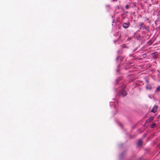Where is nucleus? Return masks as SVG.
<instances>
[{
	"label": "nucleus",
	"mask_w": 160,
	"mask_h": 160,
	"mask_svg": "<svg viewBox=\"0 0 160 160\" xmlns=\"http://www.w3.org/2000/svg\"><path fill=\"white\" fill-rule=\"evenodd\" d=\"M120 93L123 97H124L127 94L126 91L123 89L120 91Z\"/></svg>",
	"instance_id": "obj_1"
},
{
	"label": "nucleus",
	"mask_w": 160,
	"mask_h": 160,
	"mask_svg": "<svg viewBox=\"0 0 160 160\" xmlns=\"http://www.w3.org/2000/svg\"><path fill=\"white\" fill-rule=\"evenodd\" d=\"M158 108V106L157 105L154 106L151 110L152 112L155 113L157 111Z\"/></svg>",
	"instance_id": "obj_2"
},
{
	"label": "nucleus",
	"mask_w": 160,
	"mask_h": 160,
	"mask_svg": "<svg viewBox=\"0 0 160 160\" xmlns=\"http://www.w3.org/2000/svg\"><path fill=\"white\" fill-rule=\"evenodd\" d=\"M129 23L128 22V23H124L122 24V26L124 28H128L129 27Z\"/></svg>",
	"instance_id": "obj_3"
},
{
	"label": "nucleus",
	"mask_w": 160,
	"mask_h": 160,
	"mask_svg": "<svg viewBox=\"0 0 160 160\" xmlns=\"http://www.w3.org/2000/svg\"><path fill=\"white\" fill-rule=\"evenodd\" d=\"M153 119L154 117H151L150 118L146 120V123H149L151 122L153 120Z\"/></svg>",
	"instance_id": "obj_4"
},
{
	"label": "nucleus",
	"mask_w": 160,
	"mask_h": 160,
	"mask_svg": "<svg viewBox=\"0 0 160 160\" xmlns=\"http://www.w3.org/2000/svg\"><path fill=\"white\" fill-rule=\"evenodd\" d=\"M142 143V141L141 140H139L137 143L138 146H141Z\"/></svg>",
	"instance_id": "obj_5"
},
{
	"label": "nucleus",
	"mask_w": 160,
	"mask_h": 160,
	"mask_svg": "<svg viewBox=\"0 0 160 160\" xmlns=\"http://www.w3.org/2000/svg\"><path fill=\"white\" fill-rule=\"evenodd\" d=\"M146 88L147 89L151 90L152 89V87L151 85H148L146 86Z\"/></svg>",
	"instance_id": "obj_6"
},
{
	"label": "nucleus",
	"mask_w": 160,
	"mask_h": 160,
	"mask_svg": "<svg viewBox=\"0 0 160 160\" xmlns=\"http://www.w3.org/2000/svg\"><path fill=\"white\" fill-rule=\"evenodd\" d=\"M160 91V86L158 87L155 90V92H158Z\"/></svg>",
	"instance_id": "obj_7"
},
{
	"label": "nucleus",
	"mask_w": 160,
	"mask_h": 160,
	"mask_svg": "<svg viewBox=\"0 0 160 160\" xmlns=\"http://www.w3.org/2000/svg\"><path fill=\"white\" fill-rule=\"evenodd\" d=\"M143 23L142 22H140L139 24V25L140 26L139 29H141L142 25H143Z\"/></svg>",
	"instance_id": "obj_8"
},
{
	"label": "nucleus",
	"mask_w": 160,
	"mask_h": 160,
	"mask_svg": "<svg viewBox=\"0 0 160 160\" xmlns=\"http://www.w3.org/2000/svg\"><path fill=\"white\" fill-rule=\"evenodd\" d=\"M156 126V123H154L151 125L150 127L151 128H153L155 126Z\"/></svg>",
	"instance_id": "obj_9"
},
{
	"label": "nucleus",
	"mask_w": 160,
	"mask_h": 160,
	"mask_svg": "<svg viewBox=\"0 0 160 160\" xmlns=\"http://www.w3.org/2000/svg\"><path fill=\"white\" fill-rule=\"evenodd\" d=\"M125 8L127 9H128L129 8V7L128 5H127L126 6Z\"/></svg>",
	"instance_id": "obj_10"
},
{
	"label": "nucleus",
	"mask_w": 160,
	"mask_h": 160,
	"mask_svg": "<svg viewBox=\"0 0 160 160\" xmlns=\"http://www.w3.org/2000/svg\"><path fill=\"white\" fill-rule=\"evenodd\" d=\"M158 13L159 14H160V10L159 11Z\"/></svg>",
	"instance_id": "obj_11"
},
{
	"label": "nucleus",
	"mask_w": 160,
	"mask_h": 160,
	"mask_svg": "<svg viewBox=\"0 0 160 160\" xmlns=\"http://www.w3.org/2000/svg\"><path fill=\"white\" fill-rule=\"evenodd\" d=\"M130 56H132V54H130Z\"/></svg>",
	"instance_id": "obj_12"
},
{
	"label": "nucleus",
	"mask_w": 160,
	"mask_h": 160,
	"mask_svg": "<svg viewBox=\"0 0 160 160\" xmlns=\"http://www.w3.org/2000/svg\"><path fill=\"white\" fill-rule=\"evenodd\" d=\"M126 13H128V12H126Z\"/></svg>",
	"instance_id": "obj_13"
}]
</instances>
